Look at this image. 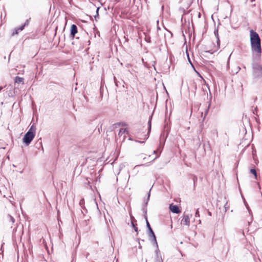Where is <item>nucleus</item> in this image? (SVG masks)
I'll return each instance as SVG.
<instances>
[{
  "mask_svg": "<svg viewBox=\"0 0 262 262\" xmlns=\"http://www.w3.org/2000/svg\"><path fill=\"white\" fill-rule=\"evenodd\" d=\"M7 220L10 221L12 224L15 222L14 219L10 215L7 216Z\"/></svg>",
  "mask_w": 262,
  "mask_h": 262,
  "instance_id": "9b49d317",
  "label": "nucleus"
},
{
  "mask_svg": "<svg viewBox=\"0 0 262 262\" xmlns=\"http://www.w3.org/2000/svg\"><path fill=\"white\" fill-rule=\"evenodd\" d=\"M99 7L97 8V10H96V15L97 16H98V11H99Z\"/></svg>",
  "mask_w": 262,
  "mask_h": 262,
  "instance_id": "2eb2a0df",
  "label": "nucleus"
},
{
  "mask_svg": "<svg viewBox=\"0 0 262 262\" xmlns=\"http://www.w3.org/2000/svg\"><path fill=\"white\" fill-rule=\"evenodd\" d=\"M169 209L170 211L174 213H179L181 212V210L179 208L178 206L176 205L170 204L169 206Z\"/></svg>",
  "mask_w": 262,
  "mask_h": 262,
  "instance_id": "423d86ee",
  "label": "nucleus"
},
{
  "mask_svg": "<svg viewBox=\"0 0 262 262\" xmlns=\"http://www.w3.org/2000/svg\"><path fill=\"white\" fill-rule=\"evenodd\" d=\"M253 75L255 77H258L262 74V68L258 63H254L253 65Z\"/></svg>",
  "mask_w": 262,
  "mask_h": 262,
  "instance_id": "20e7f679",
  "label": "nucleus"
},
{
  "mask_svg": "<svg viewBox=\"0 0 262 262\" xmlns=\"http://www.w3.org/2000/svg\"><path fill=\"white\" fill-rule=\"evenodd\" d=\"M35 127L32 125L28 132L25 135L23 142L26 145H28L34 139L35 135Z\"/></svg>",
  "mask_w": 262,
  "mask_h": 262,
  "instance_id": "f03ea898",
  "label": "nucleus"
},
{
  "mask_svg": "<svg viewBox=\"0 0 262 262\" xmlns=\"http://www.w3.org/2000/svg\"><path fill=\"white\" fill-rule=\"evenodd\" d=\"M146 223H147V227H148V228H149V230L150 231V232H151V234H152V235H153V237H154V238L155 241H156V236H155V234H154V232L152 231V230L151 228H150V225H149V223L148 222V221H146Z\"/></svg>",
  "mask_w": 262,
  "mask_h": 262,
  "instance_id": "9d476101",
  "label": "nucleus"
},
{
  "mask_svg": "<svg viewBox=\"0 0 262 262\" xmlns=\"http://www.w3.org/2000/svg\"><path fill=\"white\" fill-rule=\"evenodd\" d=\"M149 196H150V193H149L148 194V199L149 198Z\"/></svg>",
  "mask_w": 262,
  "mask_h": 262,
  "instance_id": "f3484780",
  "label": "nucleus"
},
{
  "mask_svg": "<svg viewBox=\"0 0 262 262\" xmlns=\"http://www.w3.org/2000/svg\"><path fill=\"white\" fill-rule=\"evenodd\" d=\"M77 31L76 26L75 25H73L71 26V34L72 36V37H74L75 35L77 33Z\"/></svg>",
  "mask_w": 262,
  "mask_h": 262,
  "instance_id": "0eeeda50",
  "label": "nucleus"
},
{
  "mask_svg": "<svg viewBox=\"0 0 262 262\" xmlns=\"http://www.w3.org/2000/svg\"><path fill=\"white\" fill-rule=\"evenodd\" d=\"M26 23H25V24L24 26H22L18 28V29H16L15 31L12 33V35H14L15 34H17L18 33V31H22L24 29V27L26 25Z\"/></svg>",
  "mask_w": 262,
  "mask_h": 262,
  "instance_id": "6e6552de",
  "label": "nucleus"
},
{
  "mask_svg": "<svg viewBox=\"0 0 262 262\" xmlns=\"http://www.w3.org/2000/svg\"><path fill=\"white\" fill-rule=\"evenodd\" d=\"M15 81L17 83H23V78L19 77H16L15 78Z\"/></svg>",
  "mask_w": 262,
  "mask_h": 262,
  "instance_id": "1a4fd4ad",
  "label": "nucleus"
},
{
  "mask_svg": "<svg viewBox=\"0 0 262 262\" xmlns=\"http://www.w3.org/2000/svg\"><path fill=\"white\" fill-rule=\"evenodd\" d=\"M126 131V129L125 128H121L119 130V135H122V134L124 133Z\"/></svg>",
  "mask_w": 262,
  "mask_h": 262,
  "instance_id": "ddd939ff",
  "label": "nucleus"
},
{
  "mask_svg": "<svg viewBox=\"0 0 262 262\" xmlns=\"http://www.w3.org/2000/svg\"><path fill=\"white\" fill-rule=\"evenodd\" d=\"M139 248H141V246L140 245V246H139Z\"/></svg>",
  "mask_w": 262,
  "mask_h": 262,
  "instance_id": "a211bd4d",
  "label": "nucleus"
},
{
  "mask_svg": "<svg viewBox=\"0 0 262 262\" xmlns=\"http://www.w3.org/2000/svg\"><path fill=\"white\" fill-rule=\"evenodd\" d=\"M138 158L143 162H148L154 161L157 158V157H153L151 155L146 157L145 154H141L138 156Z\"/></svg>",
  "mask_w": 262,
  "mask_h": 262,
  "instance_id": "7ed1b4c3",
  "label": "nucleus"
},
{
  "mask_svg": "<svg viewBox=\"0 0 262 262\" xmlns=\"http://www.w3.org/2000/svg\"><path fill=\"white\" fill-rule=\"evenodd\" d=\"M250 172L251 173H252L254 176L255 178L256 179V178H257V174H256V170L254 169H251L250 170Z\"/></svg>",
  "mask_w": 262,
  "mask_h": 262,
  "instance_id": "f8f14e48",
  "label": "nucleus"
},
{
  "mask_svg": "<svg viewBox=\"0 0 262 262\" xmlns=\"http://www.w3.org/2000/svg\"><path fill=\"white\" fill-rule=\"evenodd\" d=\"M191 217V214H184L183 216V218L181 221V224L189 226L190 225V219Z\"/></svg>",
  "mask_w": 262,
  "mask_h": 262,
  "instance_id": "39448f33",
  "label": "nucleus"
},
{
  "mask_svg": "<svg viewBox=\"0 0 262 262\" xmlns=\"http://www.w3.org/2000/svg\"><path fill=\"white\" fill-rule=\"evenodd\" d=\"M2 87H0V91L2 90Z\"/></svg>",
  "mask_w": 262,
  "mask_h": 262,
  "instance_id": "6ab92c4d",
  "label": "nucleus"
},
{
  "mask_svg": "<svg viewBox=\"0 0 262 262\" xmlns=\"http://www.w3.org/2000/svg\"><path fill=\"white\" fill-rule=\"evenodd\" d=\"M132 226L134 228L135 231L137 233L138 232V228L137 227L135 226V224H134V223L133 222H132Z\"/></svg>",
  "mask_w": 262,
  "mask_h": 262,
  "instance_id": "4468645a",
  "label": "nucleus"
},
{
  "mask_svg": "<svg viewBox=\"0 0 262 262\" xmlns=\"http://www.w3.org/2000/svg\"><path fill=\"white\" fill-rule=\"evenodd\" d=\"M250 39L253 57L258 59L260 57L261 53L259 36L256 32L251 30L250 31Z\"/></svg>",
  "mask_w": 262,
  "mask_h": 262,
  "instance_id": "f257e3e1",
  "label": "nucleus"
},
{
  "mask_svg": "<svg viewBox=\"0 0 262 262\" xmlns=\"http://www.w3.org/2000/svg\"><path fill=\"white\" fill-rule=\"evenodd\" d=\"M199 216V211H198V210H197L195 213V216Z\"/></svg>",
  "mask_w": 262,
  "mask_h": 262,
  "instance_id": "dca6fc26",
  "label": "nucleus"
}]
</instances>
